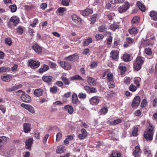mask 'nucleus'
<instances>
[{
    "instance_id": "41",
    "label": "nucleus",
    "mask_w": 157,
    "mask_h": 157,
    "mask_svg": "<svg viewBox=\"0 0 157 157\" xmlns=\"http://www.w3.org/2000/svg\"><path fill=\"white\" fill-rule=\"evenodd\" d=\"M9 8L10 10L13 13L15 12L17 9V7L15 5H10L9 6Z\"/></svg>"
},
{
    "instance_id": "58",
    "label": "nucleus",
    "mask_w": 157,
    "mask_h": 157,
    "mask_svg": "<svg viewBox=\"0 0 157 157\" xmlns=\"http://www.w3.org/2000/svg\"><path fill=\"white\" fill-rule=\"evenodd\" d=\"M151 101L152 102V105L153 107L155 108L157 106V98H155L154 100H151Z\"/></svg>"
},
{
    "instance_id": "2",
    "label": "nucleus",
    "mask_w": 157,
    "mask_h": 157,
    "mask_svg": "<svg viewBox=\"0 0 157 157\" xmlns=\"http://www.w3.org/2000/svg\"><path fill=\"white\" fill-rule=\"evenodd\" d=\"M154 129V127L149 124V125L144 131V137L147 140L150 141L152 140Z\"/></svg>"
},
{
    "instance_id": "35",
    "label": "nucleus",
    "mask_w": 157,
    "mask_h": 157,
    "mask_svg": "<svg viewBox=\"0 0 157 157\" xmlns=\"http://www.w3.org/2000/svg\"><path fill=\"white\" fill-rule=\"evenodd\" d=\"M71 80H81L83 81L84 79L79 75H76L70 78Z\"/></svg>"
},
{
    "instance_id": "54",
    "label": "nucleus",
    "mask_w": 157,
    "mask_h": 157,
    "mask_svg": "<svg viewBox=\"0 0 157 157\" xmlns=\"http://www.w3.org/2000/svg\"><path fill=\"white\" fill-rule=\"evenodd\" d=\"M78 97L80 99H85L86 98V95L85 93H80L78 94Z\"/></svg>"
},
{
    "instance_id": "53",
    "label": "nucleus",
    "mask_w": 157,
    "mask_h": 157,
    "mask_svg": "<svg viewBox=\"0 0 157 157\" xmlns=\"http://www.w3.org/2000/svg\"><path fill=\"white\" fill-rule=\"evenodd\" d=\"M147 104V102L146 99H144L142 101L141 104V106L142 107H145Z\"/></svg>"
},
{
    "instance_id": "63",
    "label": "nucleus",
    "mask_w": 157,
    "mask_h": 157,
    "mask_svg": "<svg viewBox=\"0 0 157 157\" xmlns=\"http://www.w3.org/2000/svg\"><path fill=\"white\" fill-rule=\"evenodd\" d=\"M108 84L109 86V88H113L114 87V86L113 84V82L112 81H108Z\"/></svg>"
},
{
    "instance_id": "64",
    "label": "nucleus",
    "mask_w": 157,
    "mask_h": 157,
    "mask_svg": "<svg viewBox=\"0 0 157 157\" xmlns=\"http://www.w3.org/2000/svg\"><path fill=\"white\" fill-rule=\"evenodd\" d=\"M47 4L46 3H43L40 5V7L43 10H44L47 8Z\"/></svg>"
},
{
    "instance_id": "10",
    "label": "nucleus",
    "mask_w": 157,
    "mask_h": 157,
    "mask_svg": "<svg viewBox=\"0 0 157 157\" xmlns=\"http://www.w3.org/2000/svg\"><path fill=\"white\" fill-rule=\"evenodd\" d=\"M21 100L24 102L29 103V102L31 100V97L28 95L25 94H22L21 96Z\"/></svg>"
},
{
    "instance_id": "23",
    "label": "nucleus",
    "mask_w": 157,
    "mask_h": 157,
    "mask_svg": "<svg viewBox=\"0 0 157 157\" xmlns=\"http://www.w3.org/2000/svg\"><path fill=\"white\" fill-rule=\"evenodd\" d=\"M64 108L65 110L68 111V113L70 114H72L73 113L74 111V109L73 108L69 105H66L64 106Z\"/></svg>"
},
{
    "instance_id": "40",
    "label": "nucleus",
    "mask_w": 157,
    "mask_h": 157,
    "mask_svg": "<svg viewBox=\"0 0 157 157\" xmlns=\"http://www.w3.org/2000/svg\"><path fill=\"white\" fill-rule=\"evenodd\" d=\"M138 128L137 126H135L133 130L132 134L134 136H136L138 135Z\"/></svg>"
},
{
    "instance_id": "5",
    "label": "nucleus",
    "mask_w": 157,
    "mask_h": 157,
    "mask_svg": "<svg viewBox=\"0 0 157 157\" xmlns=\"http://www.w3.org/2000/svg\"><path fill=\"white\" fill-rule=\"evenodd\" d=\"M140 103V98L139 96L135 97L132 102L131 105L134 108H136L139 105Z\"/></svg>"
},
{
    "instance_id": "17",
    "label": "nucleus",
    "mask_w": 157,
    "mask_h": 157,
    "mask_svg": "<svg viewBox=\"0 0 157 157\" xmlns=\"http://www.w3.org/2000/svg\"><path fill=\"white\" fill-rule=\"evenodd\" d=\"M10 21L13 23L14 26L16 25L19 23V18L16 16L12 17L10 20Z\"/></svg>"
},
{
    "instance_id": "33",
    "label": "nucleus",
    "mask_w": 157,
    "mask_h": 157,
    "mask_svg": "<svg viewBox=\"0 0 157 157\" xmlns=\"http://www.w3.org/2000/svg\"><path fill=\"white\" fill-rule=\"evenodd\" d=\"M64 147L63 145H60L57 147L56 149V153L59 154H61L64 152Z\"/></svg>"
},
{
    "instance_id": "59",
    "label": "nucleus",
    "mask_w": 157,
    "mask_h": 157,
    "mask_svg": "<svg viewBox=\"0 0 157 157\" xmlns=\"http://www.w3.org/2000/svg\"><path fill=\"white\" fill-rule=\"evenodd\" d=\"M98 64V63L96 61L92 62L90 65V67L91 68H93L96 67Z\"/></svg>"
},
{
    "instance_id": "55",
    "label": "nucleus",
    "mask_w": 157,
    "mask_h": 157,
    "mask_svg": "<svg viewBox=\"0 0 157 157\" xmlns=\"http://www.w3.org/2000/svg\"><path fill=\"white\" fill-rule=\"evenodd\" d=\"M136 89V87L133 84L129 86V90L132 92H135Z\"/></svg>"
},
{
    "instance_id": "3",
    "label": "nucleus",
    "mask_w": 157,
    "mask_h": 157,
    "mask_svg": "<svg viewBox=\"0 0 157 157\" xmlns=\"http://www.w3.org/2000/svg\"><path fill=\"white\" fill-rule=\"evenodd\" d=\"M28 66L32 69H36L39 67L40 65V62L35 59H29L28 62Z\"/></svg>"
},
{
    "instance_id": "8",
    "label": "nucleus",
    "mask_w": 157,
    "mask_h": 157,
    "mask_svg": "<svg viewBox=\"0 0 157 157\" xmlns=\"http://www.w3.org/2000/svg\"><path fill=\"white\" fill-rule=\"evenodd\" d=\"M21 106L26 109L32 113L33 114L35 113L34 108L32 106L29 105L22 103L21 105Z\"/></svg>"
},
{
    "instance_id": "1",
    "label": "nucleus",
    "mask_w": 157,
    "mask_h": 157,
    "mask_svg": "<svg viewBox=\"0 0 157 157\" xmlns=\"http://www.w3.org/2000/svg\"><path fill=\"white\" fill-rule=\"evenodd\" d=\"M145 59L141 56L137 57L133 63V68L135 71H138L141 68Z\"/></svg>"
},
{
    "instance_id": "46",
    "label": "nucleus",
    "mask_w": 157,
    "mask_h": 157,
    "mask_svg": "<svg viewBox=\"0 0 157 157\" xmlns=\"http://www.w3.org/2000/svg\"><path fill=\"white\" fill-rule=\"evenodd\" d=\"M97 15L96 14H94L91 16V22L92 24H94L96 21Z\"/></svg>"
},
{
    "instance_id": "44",
    "label": "nucleus",
    "mask_w": 157,
    "mask_h": 157,
    "mask_svg": "<svg viewBox=\"0 0 157 157\" xmlns=\"http://www.w3.org/2000/svg\"><path fill=\"white\" fill-rule=\"evenodd\" d=\"M130 55L128 54H124L123 56V60L125 62H128L129 61Z\"/></svg>"
},
{
    "instance_id": "26",
    "label": "nucleus",
    "mask_w": 157,
    "mask_h": 157,
    "mask_svg": "<svg viewBox=\"0 0 157 157\" xmlns=\"http://www.w3.org/2000/svg\"><path fill=\"white\" fill-rule=\"evenodd\" d=\"M72 18L73 21L76 23H78L82 21L81 19L75 14L72 15Z\"/></svg>"
},
{
    "instance_id": "36",
    "label": "nucleus",
    "mask_w": 157,
    "mask_h": 157,
    "mask_svg": "<svg viewBox=\"0 0 157 157\" xmlns=\"http://www.w3.org/2000/svg\"><path fill=\"white\" fill-rule=\"evenodd\" d=\"M141 45L144 46H152V44L150 42V40L149 39H147L144 41L141 44Z\"/></svg>"
},
{
    "instance_id": "32",
    "label": "nucleus",
    "mask_w": 157,
    "mask_h": 157,
    "mask_svg": "<svg viewBox=\"0 0 157 157\" xmlns=\"http://www.w3.org/2000/svg\"><path fill=\"white\" fill-rule=\"evenodd\" d=\"M87 82L90 85H94L96 84L95 80L93 77H88Z\"/></svg>"
},
{
    "instance_id": "19",
    "label": "nucleus",
    "mask_w": 157,
    "mask_h": 157,
    "mask_svg": "<svg viewBox=\"0 0 157 157\" xmlns=\"http://www.w3.org/2000/svg\"><path fill=\"white\" fill-rule=\"evenodd\" d=\"M43 80L47 83H49L51 82L53 79V77L50 76H43L42 78Z\"/></svg>"
},
{
    "instance_id": "18",
    "label": "nucleus",
    "mask_w": 157,
    "mask_h": 157,
    "mask_svg": "<svg viewBox=\"0 0 157 157\" xmlns=\"http://www.w3.org/2000/svg\"><path fill=\"white\" fill-rule=\"evenodd\" d=\"M93 12V10L92 9L87 8L82 11L81 12V14L83 16H86L92 13Z\"/></svg>"
},
{
    "instance_id": "6",
    "label": "nucleus",
    "mask_w": 157,
    "mask_h": 157,
    "mask_svg": "<svg viewBox=\"0 0 157 157\" xmlns=\"http://www.w3.org/2000/svg\"><path fill=\"white\" fill-rule=\"evenodd\" d=\"M130 7L129 3L126 2L124 5L120 6L118 8V11L121 13L125 12Z\"/></svg>"
},
{
    "instance_id": "29",
    "label": "nucleus",
    "mask_w": 157,
    "mask_h": 157,
    "mask_svg": "<svg viewBox=\"0 0 157 157\" xmlns=\"http://www.w3.org/2000/svg\"><path fill=\"white\" fill-rule=\"evenodd\" d=\"M92 39L91 37H88L83 40V45L84 46H87L90 43L92 42Z\"/></svg>"
},
{
    "instance_id": "34",
    "label": "nucleus",
    "mask_w": 157,
    "mask_h": 157,
    "mask_svg": "<svg viewBox=\"0 0 157 157\" xmlns=\"http://www.w3.org/2000/svg\"><path fill=\"white\" fill-rule=\"evenodd\" d=\"M137 5L141 11L143 12H144L145 11V7L140 2H137Z\"/></svg>"
},
{
    "instance_id": "42",
    "label": "nucleus",
    "mask_w": 157,
    "mask_h": 157,
    "mask_svg": "<svg viewBox=\"0 0 157 157\" xmlns=\"http://www.w3.org/2000/svg\"><path fill=\"white\" fill-rule=\"evenodd\" d=\"M110 27L111 29L113 30V31H114L116 29L119 28V25L115 23H114L111 25Z\"/></svg>"
},
{
    "instance_id": "43",
    "label": "nucleus",
    "mask_w": 157,
    "mask_h": 157,
    "mask_svg": "<svg viewBox=\"0 0 157 157\" xmlns=\"http://www.w3.org/2000/svg\"><path fill=\"white\" fill-rule=\"evenodd\" d=\"M61 78L64 83L66 85H68L70 83L68 79L66 78L63 76H62L61 77Z\"/></svg>"
},
{
    "instance_id": "51",
    "label": "nucleus",
    "mask_w": 157,
    "mask_h": 157,
    "mask_svg": "<svg viewBox=\"0 0 157 157\" xmlns=\"http://www.w3.org/2000/svg\"><path fill=\"white\" fill-rule=\"evenodd\" d=\"M70 0H62V4L65 6H68L69 5Z\"/></svg>"
},
{
    "instance_id": "38",
    "label": "nucleus",
    "mask_w": 157,
    "mask_h": 157,
    "mask_svg": "<svg viewBox=\"0 0 157 157\" xmlns=\"http://www.w3.org/2000/svg\"><path fill=\"white\" fill-rule=\"evenodd\" d=\"M58 90V88L56 86H53L52 87H51L50 90V92L53 94H56Z\"/></svg>"
},
{
    "instance_id": "49",
    "label": "nucleus",
    "mask_w": 157,
    "mask_h": 157,
    "mask_svg": "<svg viewBox=\"0 0 157 157\" xmlns=\"http://www.w3.org/2000/svg\"><path fill=\"white\" fill-rule=\"evenodd\" d=\"M121 121H122L121 119H118L112 121L111 122V123L112 125H116L117 124L120 123Z\"/></svg>"
},
{
    "instance_id": "45",
    "label": "nucleus",
    "mask_w": 157,
    "mask_h": 157,
    "mask_svg": "<svg viewBox=\"0 0 157 157\" xmlns=\"http://www.w3.org/2000/svg\"><path fill=\"white\" fill-rule=\"evenodd\" d=\"M5 43L8 46H10L12 44V41L10 38H6L5 40Z\"/></svg>"
},
{
    "instance_id": "48",
    "label": "nucleus",
    "mask_w": 157,
    "mask_h": 157,
    "mask_svg": "<svg viewBox=\"0 0 157 157\" xmlns=\"http://www.w3.org/2000/svg\"><path fill=\"white\" fill-rule=\"evenodd\" d=\"M56 141H59L62 138V134L61 132H59L56 135Z\"/></svg>"
},
{
    "instance_id": "12",
    "label": "nucleus",
    "mask_w": 157,
    "mask_h": 157,
    "mask_svg": "<svg viewBox=\"0 0 157 157\" xmlns=\"http://www.w3.org/2000/svg\"><path fill=\"white\" fill-rule=\"evenodd\" d=\"M31 126L30 124L29 123H25L23 124V129L25 133L29 132L31 130Z\"/></svg>"
},
{
    "instance_id": "50",
    "label": "nucleus",
    "mask_w": 157,
    "mask_h": 157,
    "mask_svg": "<svg viewBox=\"0 0 157 157\" xmlns=\"http://www.w3.org/2000/svg\"><path fill=\"white\" fill-rule=\"evenodd\" d=\"M140 80V78H135L134 80V83L136 85L137 87L138 88L140 87V83L139 82Z\"/></svg>"
},
{
    "instance_id": "27",
    "label": "nucleus",
    "mask_w": 157,
    "mask_h": 157,
    "mask_svg": "<svg viewBox=\"0 0 157 157\" xmlns=\"http://www.w3.org/2000/svg\"><path fill=\"white\" fill-rule=\"evenodd\" d=\"M140 20V18L139 17L135 16L133 17L132 21V23L133 25H137L139 23V21Z\"/></svg>"
},
{
    "instance_id": "14",
    "label": "nucleus",
    "mask_w": 157,
    "mask_h": 157,
    "mask_svg": "<svg viewBox=\"0 0 157 157\" xmlns=\"http://www.w3.org/2000/svg\"><path fill=\"white\" fill-rule=\"evenodd\" d=\"M49 69V66L45 64H44L41 66L38 70V72L40 73H42L48 70Z\"/></svg>"
},
{
    "instance_id": "15",
    "label": "nucleus",
    "mask_w": 157,
    "mask_h": 157,
    "mask_svg": "<svg viewBox=\"0 0 157 157\" xmlns=\"http://www.w3.org/2000/svg\"><path fill=\"white\" fill-rule=\"evenodd\" d=\"M1 79L4 82H10L12 78V77L11 75H8L5 76H2Z\"/></svg>"
},
{
    "instance_id": "52",
    "label": "nucleus",
    "mask_w": 157,
    "mask_h": 157,
    "mask_svg": "<svg viewBox=\"0 0 157 157\" xmlns=\"http://www.w3.org/2000/svg\"><path fill=\"white\" fill-rule=\"evenodd\" d=\"M95 37L97 40L102 39L104 38V36L103 35L98 34L95 35Z\"/></svg>"
},
{
    "instance_id": "16",
    "label": "nucleus",
    "mask_w": 157,
    "mask_h": 157,
    "mask_svg": "<svg viewBox=\"0 0 157 157\" xmlns=\"http://www.w3.org/2000/svg\"><path fill=\"white\" fill-rule=\"evenodd\" d=\"M67 10L64 7H60L56 11V13L59 16H62L64 12Z\"/></svg>"
},
{
    "instance_id": "7",
    "label": "nucleus",
    "mask_w": 157,
    "mask_h": 157,
    "mask_svg": "<svg viewBox=\"0 0 157 157\" xmlns=\"http://www.w3.org/2000/svg\"><path fill=\"white\" fill-rule=\"evenodd\" d=\"M78 56L77 54H75L65 57L64 59L70 61L75 62L78 60Z\"/></svg>"
},
{
    "instance_id": "21",
    "label": "nucleus",
    "mask_w": 157,
    "mask_h": 157,
    "mask_svg": "<svg viewBox=\"0 0 157 157\" xmlns=\"http://www.w3.org/2000/svg\"><path fill=\"white\" fill-rule=\"evenodd\" d=\"M140 147L138 146L135 147V150L134 151L133 155L134 157H139L140 154Z\"/></svg>"
},
{
    "instance_id": "25",
    "label": "nucleus",
    "mask_w": 157,
    "mask_h": 157,
    "mask_svg": "<svg viewBox=\"0 0 157 157\" xmlns=\"http://www.w3.org/2000/svg\"><path fill=\"white\" fill-rule=\"evenodd\" d=\"M33 139L32 138L29 139L25 142V147L27 149L30 148L33 143Z\"/></svg>"
},
{
    "instance_id": "24",
    "label": "nucleus",
    "mask_w": 157,
    "mask_h": 157,
    "mask_svg": "<svg viewBox=\"0 0 157 157\" xmlns=\"http://www.w3.org/2000/svg\"><path fill=\"white\" fill-rule=\"evenodd\" d=\"M4 152L3 154L6 156H8L10 155L13 154V150L12 149H4Z\"/></svg>"
},
{
    "instance_id": "13",
    "label": "nucleus",
    "mask_w": 157,
    "mask_h": 157,
    "mask_svg": "<svg viewBox=\"0 0 157 157\" xmlns=\"http://www.w3.org/2000/svg\"><path fill=\"white\" fill-rule=\"evenodd\" d=\"M81 133L79 134L78 135V138L80 140H82L86 138L87 135L86 130L84 128L81 129Z\"/></svg>"
},
{
    "instance_id": "37",
    "label": "nucleus",
    "mask_w": 157,
    "mask_h": 157,
    "mask_svg": "<svg viewBox=\"0 0 157 157\" xmlns=\"http://www.w3.org/2000/svg\"><path fill=\"white\" fill-rule=\"evenodd\" d=\"M129 33L131 34H136L137 33V29L136 27H133L128 30Z\"/></svg>"
},
{
    "instance_id": "62",
    "label": "nucleus",
    "mask_w": 157,
    "mask_h": 157,
    "mask_svg": "<svg viewBox=\"0 0 157 157\" xmlns=\"http://www.w3.org/2000/svg\"><path fill=\"white\" fill-rule=\"evenodd\" d=\"M108 81H112L113 80V75L111 73H108L107 75Z\"/></svg>"
},
{
    "instance_id": "9",
    "label": "nucleus",
    "mask_w": 157,
    "mask_h": 157,
    "mask_svg": "<svg viewBox=\"0 0 157 157\" xmlns=\"http://www.w3.org/2000/svg\"><path fill=\"white\" fill-rule=\"evenodd\" d=\"M32 49L37 54H40L42 52V48L38 44H33L32 46Z\"/></svg>"
},
{
    "instance_id": "4",
    "label": "nucleus",
    "mask_w": 157,
    "mask_h": 157,
    "mask_svg": "<svg viewBox=\"0 0 157 157\" xmlns=\"http://www.w3.org/2000/svg\"><path fill=\"white\" fill-rule=\"evenodd\" d=\"M59 63L60 66L65 70H70L71 69V65L67 62L64 61H60Z\"/></svg>"
},
{
    "instance_id": "56",
    "label": "nucleus",
    "mask_w": 157,
    "mask_h": 157,
    "mask_svg": "<svg viewBox=\"0 0 157 157\" xmlns=\"http://www.w3.org/2000/svg\"><path fill=\"white\" fill-rule=\"evenodd\" d=\"M17 31L19 34H22L23 32V29L21 27L19 26L17 28Z\"/></svg>"
},
{
    "instance_id": "28",
    "label": "nucleus",
    "mask_w": 157,
    "mask_h": 157,
    "mask_svg": "<svg viewBox=\"0 0 157 157\" xmlns=\"http://www.w3.org/2000/svg\"><path fill=\"white\" fill-rule=\"evenodd\" d=\"M72 102L73 104H76L78 102L77 95L75 93H74L72 94Z\"/></svg>"
},
{
    "instance_id": "30",
    "label": "nucleus",
    "mask_w": 157,
    "mask_h": 157,
    "mask_svg": "<svg viewBox=\"0 0 157 157\" xmlns=\"http://www.w3.org/2000/svg\"><path fill=\"white\" fill-rule=\"evenodd\" d=\"M118 69L121 75H123L127 70L126 67L125 66L121 65V64L119 65Z\"/></svg>"
},
{
    "instance_id": "57",
    "label": "nucleus",
    "mask_w": 157,
    "mask_h": 157,
    "mask_svg": "<svg viewBox=\"0 0 157 157\" xmlns=\"http://www.w3.org/2000/svg\"><path fill=\"white\" fill-rule=\"evenodd\" d=\"M115 15L114 13H109L107 15V16L109 20H112L115 17Z\"/></svg>"
},
{
    "instance_id": "31",
    "label": "nucleus",
    "mask_w": 157,
    "mask_h": 157,
    "mask_svg": "<svg viewBox=\"0 0 157 157\" xmlns=\"http://www.w3.org/2000/svg\"><path fill=\"white\" fill-rule=\"evenodd\" d=\"M111 54H112V57L113 59H117L118 57V51L116 50H113Z\"/></svg>"
},
{
    "instance_id": "11",
    "label": "nucleus",
    "mask_w": 157,
    "mask_h": 157,
    "mask_svg": "<svg viewBox=\"0 0 157 157\" xmlns=\"http://www.w3.org/2000/svg\"><path fill=\"white\" fill-rule=\"evenodd\" d=\"M100 100L98 97L94 96L90 100V104L92 105H97L99 102Z\"/></svg>"
},
{
    "instance_id": "20",
    "label": "nucleus",
    "mask_w": 157,
    "mask_h": 157,
    "mask_svg": "<svg viewBox=\"0 0 157 157\" xmlns=\"http://www.w3.org/2000/svg\"><path fill=\"white\" fill-rule=\"evenodd\" d=\"M43 90L41 89H36L34 91V94L36 97H39L43 94Z\"/></svg>"
},
{
    "instance_id": "22",
    "label": "nucleus",
    "mask_w": 157,
    "mask_h": 157,
    "mask_svg": "<svg viewBox=\"0 0 157 157\" xmlns=\"http://www.w3.org/2000/svg\"><path fill=\"white\" fill-rule=\"evenodd\" d=\"M149 15L152 19L154 21L157 20V13L155 11H151Z\"/></svg>"
},
{
    "instance_id": "47",
    "label": "nucleus",
    "mask_w": 157,
    "mask_h": 157,
    "mask_svg": "<svg viewBox=\"0 0 157 157\" xmlns=\"http://www.w3.org/2000/svg\"><path fill=\"white\" fill-rule=\"evenodd\" d=\"M107 28L105 25H102L98 28V30L100 32H103L105 31Z\"/></svg>"
},
{
    "instance_id": "39",
    "label": "nucleus",
    "mask_w": 157,
    "mask_h": 157,
    "mask_svg": "<svg viewBox=\"0 0 157 157\" xmlns=\"http://www.w3.org/2000/svg\"><path fill=\"white\" fill-rule=\"evenodd\" d=\"M110 157H122V156L120 153L113 152L110 155Z\"/></svg>"
},
{
    "instance_id": "61",
    "label": "nucleus",
    "mask_w": 157,
    "mask_h": 157,
    "mask_svg": "<svg viewBox=\"0 0 157 157\" xmlns=\"http://www.w3.org/2000/svg\"><path fill=\"white\" fill-rule=\"evenodd\" d=\"M108 110L107 108H103L100 110L101 113L102 114H105L108 112Z\"/></svg>"
},
{
    "instance_id": "60",
    "label": "nucleus",
    "mask_w": 157,
    "mask_h": 157,
    "mask_svg": "<svg viewBox=\"0 0 157 157\" xmlns=\"http://www.w3.org/2000/svg\"><path fill=\"white\" fill-rule=\"evenodd\" d=\"M146 53L148 55H150L152 54V52L150 48H146L145 50Z\"/></svg>"
}]
</instances>
